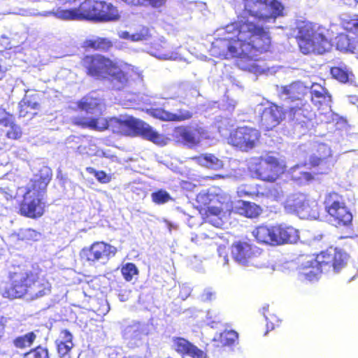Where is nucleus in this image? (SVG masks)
Wrapping results in <instances>:
<instances>
[{
  "instance_id": "cd10ccee",
  "label": "nucleus",
  "mask_w": 358,
  "mask_h": 358,
  "mask_svg": "<svg viewBox=\"0 0 358 358\" xmlns=\"http://www.w3.org/2000/svg\"><path fill=\"white\" fill-rule=\"evenodd\" d=\"M311 94V100L315 106L322 103L327 106L331 101V96L327 90L317 83H313L309 87V91Z\"/></svg>"
},
{
  "instance_id": "5701e85b",
  "label": "nucleus",
  "mask_w": 358,
  "mask_h": 358,
  "mask_svg": "<svg viewBox=\"0 0 358 358\" xmlns=\"http://www.w3.org/2000/svg\"><path fill=\"white\" fill-rule=\"evenodd\" d=\"M151 115L154 117L164 121L176 122L189 120L192 117V113L185 109H180L176 113H172L162 108H156L151 111Z\"/></svg>"
},
{
  "instance_id": "864d4df0",
  "label": "nucleus",
  "mask_w": 358,
  "mask_h": 358,
  "mask_svg": "<svg viewBox=\"0 0 358 358\" xmlns=\"http://www.w3.org/2000/svg\"><path fill=\"white\" fill-rule=\"evenodd\" d=\"M268 306L266 305L262 307V313L264 315L266 320L268 321V323L266 324L267 329H268L271 327V329H273L274 328L273 322H278L279 320L277 317V316L274 314L269 315V316L266 315V313L268 311Z\"/></svg>"
},
{
  "instance_id": "79ce46f5",
  "label": "nucleus",
  "mask_w": 358,
  "mask_h": 358,
  "mask_svg": "<svg viewBox=\"0 0 358 358\" xmlns=\"http://www.w3.org/2000/svg\"><path fill=\"white\" fill-rule=\"evenodd\" d=\"M19 239L23 241H38L41 236V234L34 229L27 228L21 229L17 233Z\"/></svg>"
},
{
  "instance_id": "b1692460",
  "label": "nucleus",
  "mask_w": 358,
  "mask_h": 358,
  "mask_svg": "<svg viewBox=\"0 0 358 358\" xmlns=\"http://www.w3.org/2000/svg\"><path fill=\"white\" fill-rule=\"evenodd\" d=\"M332 77L343 83L355 85V76L350 69L343 62L334 63L330 69Z\"/></svg>"
},
{
  "instance_id": "c85d7f7f",
  "label": "nucleus",
  "mask_w": 358,
  "mask_h": 358,
  "mask_svg": "<svg viewBox=\"0 0 358 358\" xmlns=\"http://www.w3.org/2000/svg\"><path fill=\"white\" fill-rule=\"evenodd\" d=\"M277 229H278V245L286 243H294L299 239V232L292 227L280 224L277 225Z\"/></svg>"
},
{
  "instance_id": "680f3d73",
  "label": "nucleus",
  "mask_w": 358,
  "mask_h": 358,
  "mask_svg": "<svg viewBox=\"0 0 358 358\" xmlns=\"http://www.w3.org/2000/svg\"><path fill=\"white\" fill-rule=\"evenodd\" d=\"M19 115L21 117H24L28 113H29V108L26 106H21V101L18 103Z\"/></svg>"
},
{
  "instance_id": "1a4fd4ad",
  "label": "nucleus",
  "mask_w": 358,
  "mask_h": 358,
  "mask_svg": "<svg viewBox=\"0 0 358 358\" xmlns=\"http://www.w3.org/2000/svg\"><path fill=\"white\" fill-rule=\"evenodd\" d=\"M139 77L137 68L127 64L120 66L115 64L110 69L107 78L114 90H121L129 85L130 80Z\"/></svg>"
},
{
  "instance_id": "f3484780",
  "label": "nucleus",
  "mask_w": 358,
  "mask_h": 358,
  "mask_svg": "<svg viewBox=\"0 0 358 358\" xmlns=\"http://www.w3.org/2000/svg\"><path fill=\"white\" fill-rule=\"evenodd\" d=\"M318 155H312L309 159V164L311 166H318V173H327L333 166L331 159L329 157L331 155L329 147L324 143L318 144L317 148Z\"/></svg>"
},
{
  "instance_id": "423d86ee",
  "label": "nucleus",
  "mask_w": 358,
  "mask_h": 358,
  "mask_svg": "<svg viewBox=\"0 0 358 358\" xmlns=\"http://www.w3.org/2000/svg\"><path fill=\"white\" fill-rule=\"evenodd\" d=\"M102 8V1H85L80 4L78 9H57L55 12H47L43 15L48 16L54 14L56 17L62 20H81L85 18L99 21L100 10Z\"/></svg>"
},
{
  "instance_id": "5fc2aeb1",
  "label": "nucleus",
  "mask_w": 358,
  "mask_h": 358,
  "mask_svg": "<svg viewBox=\"0 0 358 358\" xmlns=\"http://www.w3.org/2000/svg\"><path fill=\"white\" fill-rule=\"evenodd\" d=\"M21 106H26L29 108V110H36L39 107V103L36 100L35 97H28L25 96L21 101Z\"/></svg>"
},
{
  "instance_id": "39448f33",
  "label": "nucleus",
  "mask_w": 358,
  "mask_h": 358,
  "mask_svg": "<svg viewBox=\"0 0 358 358\" xmlns=\"http://www.w3.org/2000/svg\"><path fill=\"white\" fill-rule=\"evenodd\" d=\"M248 169L253 178L273 182L285 169L283 162L271 155L251 159Z\"/></svg>"
},
{
  "instance_id": "c756f323",
  "label": "nucleus",
  "mask_w": 358,
  "mask_h": 358,
  "mask_svg": "<svg viewBox=\"0 0 358 358\" xmlns=\"http://www.w3.org/2000/svg\"><path fill=\"white\" fill-rule=\"evenodd\" d=\"M78 107L87 113L98 114L102 110V101L92 95L87 96L79 102Z\"/></svg>"
},
{
  "instance_id": "7ed1b4c3",
  "label": "nucleus",
  "mask_w": 358,
  "mask_h": 358,
  "mask_svg": "<svg viewBox=\"0 0 358 358\" xmlns=\"http://www.w3.org/2000/svg\"><path fill=\"white\" fill-rule=\"evenodd\" d=\"M348 259L349 256L345 252L332 248L316 257H302L299 267V278L303 281H313L318 278L322 271L338 273L346 266Z\"/></svg>"
},
{
  "instance_id": "a18cd8bd",
  "label": "nucleus",
  "mask_w": 358,
  "mask_h": 358,
  "mask_svg": "<svg viewBox=\"0 0 358 358\" xmlns=\"http://www.w3.org/2000/svg\"><path fill=\"white\" fill-rule=\"evenodd\" d=\"M86 171L87 173L92 174L101 183L106 184L110 182L112 180V176L107 174L103 171H96L92 167H87Z\"/></svg>"
},
{
  "instance_id": "4c0bfd02",
  "label": "nucleus",
  "mask_w": 358,
  "mask_h": 358,
  "mask_svg": "<svg viewBox=\"0 0 358 358\" xmlns=\"http://www.w3.org/2000/svg\"><path fill=\"white\" fill-rule=\"evenodd\" d=\"M83 127H89L94 130L102 131L108 129V120L103 117L97 119L83 118L76 122Z\"/></svg>"
},
{
  "instance_id": "393cba45",
  "label": "nucleus",
  "mask_w": 358,
  "mask_h": 358,
  "mask_svg": "<svg viewBox=\"0 0 358 358\" xmlns=\"http://www.w3.org/2000/svg\"><path fill=\"white\" fill-rule=\"evenodd\" d=\"M307 196L308 194L301 192L289 195L284 205L285 210L289 213H295L299 215V210L301 208L303 203L307 200Z\"/></svg>"
},
{
  "instance_id": "bb28decb",
  "label": "nucleus",
  "mask_w": 358,
  "mask_h": 358,
  "mask_svg": "<svg viewBox=\"0 0 358 358\" xmlns=\"http://www.w3.org/2000/svg\"><path fill=\"white\" fill-rule=\"evenodd\" d=\"M303 105L304 106H301L300 103H296V106L289 107L287 113L290 120L294 121L296 124H301L302 127L306 123L310 113L308 108V106L306 103H303Z\"/></svg>"
},
{
  "instance_id": "c9c22d12",
  "label": "nucleus",
  "mask_w": 358,
  "mask_h": 358,
  "mask_svg": "<svg viewBox=\"0 0 358 358\" xmlns=\"http://www.w3.org/2000/svg\"><path fill=\"white\" fill-rule=\"evenodd\" d=\"M358 38H350L346 34H341L336 38V48L344 52H355Z\"/></svg>"
},
{
  "instance_id": "a211bd4d",
  "label": "nucleus",
  "mask_w": 358,
  "mask_h": 358,
  "mask_svg": "<svg viewBox=\"0 0 358 358\" xmlns=\"http://www.w3.org/2000/svg\"><path fill=\"white\" fill-rule=\"evenodd\" d=\"M31 285L27 290L26 296L28 299L34 300L42 297L50 292V282L39 273L34 271Z\"/></svg>"
},
{
  "instance_id": "72a5a7b5",
  "label": "nucleus",
  "mask_w": 358,
  "mask_h": 358,
  "mask_svg": "<svg viewBox=\"0 0 358 358\" xmlns=\"http://www.w3.org/2000/svg\"><path fill=\"white\" fill-rule=\"evenodd\" d=\"M57 351L62 358H71V350L73 348L72 337H59L55 341Z\"/></svg>"
},
{
  "instance_id": "20e7f679",
  "label": "nucleus",
  "mask_w": 358,
  "mask_h": 358,
  "mask_svg": "<svg viewBox=\"0 0 358 358\" xmlns=\"http://www.w3.org/2000/svg\"><path fill=\"white\" fill-rule=\"evenodd\" d=\"M299 45L303 54H323L331 48L329 31L325 27L310 22H303L299 27Z\"/></svg>"
},
{
  "instance_id": "7c9ffc66",
  "label": "nucleus",
  "mask_w": 358,
  "mask_h": 358,
  "mask_svg": "<svg viewBox=\"0 0 358 358\" xmlns=\"http://www.w3.org/2000/svg\"><path fill=\"white\" fill-rule=\"evenodd\" d=\"M198 164L214 170H219L224 166L223 162L212 154H203L192 158Z\"/></svg>"
},
{
  "instance_id": "774afa93",
  "label": "nucleus",
  "mask_w": 358,
  "mask_h": 358,
  "mask_svg": "<svg viewBox=\"0 0 358 358\" xmlns=\"http://www.w3.org/2000/svg\"><path fill=\"white\" fill-rule=\"evenodd\" d=\"M236 102L234 100H230L229 102V108L228 109L230 110H233L235 106H236Z\"/></svg>"
},
{
  "instance_id": "e433bc0d",
  "label": "nucleus",
  "mask_w": 358,
  "mask_h": 358,
  "mask_svg": "<svg viewBox=\"0 0 358 358\" xmlns=\"http://www.w3.org/2000/svg\"><path fill=\"white\" fill-rule=\"evenodd\" d=\"M141 134L145 138L153 142L155 144L159 145H164L166 144V139L165 137L161 134H159L149 124H142Z\"/></svg>"
},
{
  "instance_id": "49530a36",
  "label": "nucleus",
  "mask_w": 358,
  "mask_h": 358,
  "mask_svg": "<svg viewBox=\"0 0 358 358\" xmlns=\"http://www.w3.org/2000/svg\"><path fill=\"white\" fill-rule=\"evenodd\" d=\"M151 198L157 204H164L172 199L171 195L164 189H159L151 194Z\"/></svg>"
},
{
  "instance_id": "412c9836",
  "label": "nucleus",
  "mask_w": 358,
  "mask_h": 358,
  "mask_svg": "<svg viewBox=\"0 0 358 358\" xmlns=\"http://www.w3.org/2000/svg\"><path fill=\"white\" fill-rule=\"evenodd\" d=\"M175 350L182 356L192 358H206L207 355L201 349L193 345L184 337H176L173 340Z\"/></svg>"
},
{
  "instance_id": "0e129e2a",
  "label": "nucleus",
  "mask_w": 358,
  "mask_h": 358,
  "mask_svg": "<svg viewBox=\"0 0 358 358\" xmlns=\"http://www.w3.org/2000/svg\"><path fill=\"white\" fill-rule=\"evenodd\" d=\"M189 289L188 287H183L180 292L181 297L184 299L189 294Z\"/></svg>"
},
{
  "instance_id": "3c124183",
  "label": "nucleus",
  "mask_w": 358,
  "mask_h": 358,
  "mask_svg": "<svg viewBox=\"0 0 358 358\" xmlns=\"http://www.w3.org/2000/svg\"><path fill=\"white\" fill-rule=\"evenodd\" d=\"M36 337H16L14 340L15 345L19 348L30 347Z\"/></svg>"
},
{
  "instance_id": "f257e3e1",
  "label": "nucleus",
  "mask_w": 358,
  "mask_h": 358,
  "mask_svg": "<svg viewBox=\"0 0 358 358\" xmlns=\"http://www.w3.org/2000/svg\"><path fill=\"white\" fill-rule=\"evenodd\" d=\"M243 4L236 22L216 30L219 38L212 43V55L223 59L237 57L240 69L262 74L266 66L258 56L271 43L267 24L282 16L285 7L278 0H243Z\"/></svg>"
},
{
  "instance_id": "4be33fe9",
  "label": "nucleus",
  "mask_w": 358,
  "mask_h": 358,
  "mask_svg": "<svg viewBox=\"0 0 358 358\" xmlns=\"http://www.w3.org/2000/svg\"><path fill=\"white\" fill-rule=\"evenodd\" d=\"M278 230L277 226H260L253 230L252 235L259 243L278 245Z\"/></svg>"
},
{
  "instance_id": "4d7b16f0",
  "label": "nucleus",
  "mask_w": 358,
  "mask_h": 358,
  "mask_svg": "<svg viewBox=\"0 0 358 358\" xmlns=\"http://www.w3.org/2000/svg\"><path fill=\"white\" fill-rule=\"evenodd\" d=\"M13 116L8 114L5 110L0 109V124L8 127L12 123Z\"/></svg>"
},
{
  "instance_id": "e2e57ef3",
  "label": "nucleus",
  "mask_w": 358,
  "mask_h": 358,
  "mask_svg": "<svg viewBox=\"0 0 358 358\" xmlns=\"http://www.w3.org/2000/svg\"><path fill=\"white\" fill-rule=\"evenodd\" d=\"M122 1L129 5H133V6L143 5L142 0H122Z\"/></svg>"
},
{
  "instance_id": "58836bf2",
  "label": "nucleus",
  "mask_w": 358,
  "mask_h": 358,
  "mask_svg": "<svg viewBox=\"0 0 358 358\" xmlns=\"http://www.w3.org/2000/svg\"><path fill=\"white\" fill-rule=\"evenodd\" d=\"M118 36L121 38L130 40L131 41L136 42L148 39L150 34L149 29L143 27L140 30L139 32L134 34H130L127 31H120L118 32Z\"/></svg>"
},
{
  "instance_id": "09e8293b",
  "label": "nucleus",
  "mask_w": 358,
  "mask_h": 358,
  "mask_svg": "<svg viewBox=\"0 0 358 358\" xmlns=\"http://www.w3.org/2000/svg\"><path fill=\"white\" fill-rule=\"evenodd\" d=\"M23 358H48V350L45 348L38 346L25 353Z\"/></svg>"
},
{
  "instance_id": "2f4dec72",
  "label": "nucleus",
  "mask_w": 358,
  "mask_h": 358,
  "mask_svg": "<svg viewBox=\"0 0 358 358\" xmlns=\"http://www.w3.org/2000/svg\"><path fill=\"white\" fill-rule=\"evenodd\" d=\"M18 188L16 187L13 181L3 179L0 180V199H4L7 201L15 199L20 201L17 195Z\"/></svg>"
},
{
  "instance_id": "0eeeda50",
  "label": "nucleus",
  "mask_w": 358,
  "mask_h": 358,
  "mask_svg": "<svg viewBox=\"0 0 358 358\" xmlns=\"http://www.w3.org/2000/svg\"><path fill=\"white\" fill-rule=\"evenodd\" d=\"M324 204L325 210L331 217V222L336 227L347 226L351 223L352 214L347 209L341 196L337 193L327 194Z\"/></svg>"
},
{
  "instance_id": "de8ad7c7",
  "label": "nucleus",
  "mask_w": 358,
  "mask_h": 358,
  "mask_svg": "<svg viewBox=\"0 0 358 358\" xmlns=\"http://www.w3.org/2000/svg\"><path fill=\"white\" fill-rule=\"evenodd\" d=\"M237 194L239 197L254 198L258 195V192L255 187L249 185H241L238 187Z\"/></svg>"
},
{
  "instance_id": "aec40b11",
  "label": "nucleus",
  "mask_w": 358,
  "mask_h": 358,
  "mask_svg": "<svg viewBox=\"0 0 358 358\" xmlns=\"http://www.w3.org/2000/svg\"><path fill=\"white\" fill-rule=\"evenodd\" d=\"M140 126L138 120L131 116H120L113 117L108 120V129L113 133L129 134L131 129L138 128Z\"/></svg>"
},
{
  "instance_id": "9b49d317",
  "label": "nucleus",
  "mask_w": 358,
  "mask_h": 358,
  "mask_svg": "<svg viewBox=\"0 0 358 358\" xmlns=\"http://www.w3.org/2000/svg\"><path fill=\"white\" fill-rule=\"evenodd\" d=\"M173 137L179 142L192 148L196 145L201 139L210 137L208 131L203 127H178L174 129Z\"/></svg>"
},
{
  "instance_id": "69168bd1",
  "label": "nucleus",
  "mask_w": 358,
  "mask_h": 358,
  "mask_svg": "<svg viewBox=\"0 0 358 358\" xmlns=\"http://www.w3.org/2000/svg\"><path fill=\"white\" fill-rule=\"evenodd\" d=\"M335 115L332 113V111L329 109V110L326 113L325 116L327 118L324 120L327 122H330L331 120H334V116Z\"/></svg>"
},
{
  "instance_id": "052dcab7",
  "label": "nucleus",
  "mask_w": 358,
  "mask_h": 358,
  "mask_svg": "<svg viewBox=\"0 0 358 358\" xmlns=\"http://www.w3.org/2000/svg\"><path fill=\"white\" fill-rule=\"evenodd\" d=\"M143 5H150L152 7L159 8L162 6L166 0H142Z\"/></svg>"
},
{
  "instance_id": "bf43d9fd",
  "label": "nucleus",
  "mask_w": 358,
  "mask_h": 358,
  "mask_svg": "<svg viewBox=\"0 0 358 358\" xmlns=\"http://www.w3.org/2000/svg\"><path fill=\"white\" fill-rule=\"evenodd\" d=\"M11 13L22 16H31L36 15L34 10L26 8H17L15 10L13 11Z\"/></svg>"
},
{
  "instance_id": "f8f14e48",
  "label": "nucleus",
  "mask_w": 358,
  "mask_h": 358,
  "mask_svg": "<svg viewBox=\"0 0 358 358\" xmlns=\"http://www.w3.org/2000/svg\"><path fill=\"white\" fill-rule=\"evenodd\" d=\"M259 136V132L255 129L248 127H238L231 134L229 141L234 146L247 151L256 145Z\"/></svg>"
},
{
  "instance_id": "9d476101",
  "label": "nucleus",
  "mask_w": 358,
  "mask_h": 358,
  "mask_svg": "<svg viewBox=\"0 0 358 358\" xmlns=\"http://www.w3.org/2000/svg\"><path fill=\"white\" fill-rule=\"evenodd\" d=\"M117 250L115 247L103 242L93 243L90 248H84L80 252L82 259L89 262L90 264L99 262L105 264L110 257L115 255Z\"/></svg>"
},
{
  "instance_id": "37998d69",
  "label": "nucleus",
  "mask_w": 358,
  "mask_h": 358,
  "mask_svg": "<svg viewBox=\"0 0 358 358\" xmlns=\"http://www.w3.org/2000/svg\"><path fill=\"white\" fill-rule=\"evenodd\" d=\"M243 206L241 214H245L246 217H256L260 214L261 209L255 203L244 201Z\"/></svg>"
},
{
  "instance_id": "2eb2a0df",
  "label": "nucleus",
  "mask_w": 358,
  "mask_h": 358,
  "mask_svg": "<svg viewBox=\"0 0 358 358\" xmlns=\"http://www.w3.org/2000/svg\"><path fill=\"white\" fill-rule=\"evenodd\" d=\"M220 198H222V196L217 195V200L221 203V206L209 207L207 215V222L216 227H222L224 225L225 220H227L224 213L225 212H229L231 208V201L228 194L224 195L223 201H221Z\"/></svg>"
},
{
  "instance_id": "ea45409f",
  "label": "nucleus",
  "mask_w": 358,
  "mask_h": 358,
  "mask_svg": "<svg viewBox=\"0 0 358 358\" xmlns=\"http://www.w3.org/2000/svg\"><path fill=\"white\" fill-rule=\"evenodd\" d=\"M121 273L126 281L130 282L136 279L138 275V269L133 263H127L122 265Z\"/></svg>"
},
{
  "instance_id": "4468645a",
  "label": "nucleus",
  "mask_w": 358,
  "mask_h": 358,
  "mask_svg": "<svg viewBox=\"0 0 358 358\" xmlns=\"http://www.w3.org/2000/svg\"><path fill=\"white\" fill-rule=\"evenodd\" d=\"M83 62L87 73L97 78H107L110 69L115 64L101 55L86 57Z\"/></svg>"
},
{
  "instance_id": "603ef678",
  "label": "nucleus",
  "mask_w": 358,
  "mask_h": 358,
  "mask_svg": "<svg viewBox=\"0 0 358 358\" xmlns=\"http://www.w3.org/2000/svg\"><path fill=\"white\" fill-rule=\"evenodd\" d=\"M152 55L159 59H173L176 60L178 59V54L172 52H162L157 50L155 52L151 53Z\"/></svg>"
},
{
  "instance_id": "6ab92c4d",
  "label": "nucleus",
  "mask_w": 358,
  "mask_h": 358,
  "mask_svg": "<svg viewBox=\"0 0 358 358\" xmlns=\"http://www.w3.org/2000/svg\"><path fill=\"white\" fill-rule=\"evenodd\" d=\"M309 86L298 81L281 87L280 97L287 101H297L303 106L302 98L308 92Z\"/></svg>"
},
{
  "instance_id": "a878e982",
  "label": "nucleus",
  "mask_w": 358,
  "mask_h": 358,
  "mask_svg": "<svg viewBox=\"0 0 358 358\" xmlns=\"http://www.w3.org/2000/svg\"><path fill=\"white\" fill-rule=\"evenodd\" d=\"M301 219H317L319 217V206L316 199L308 195L307 200L299 210Z\"/></svg>"
},
{
  "instance_id": "6e6552de",
  "label": "nucleus",
  "mask_w": 358,
  "mask_h": 358,
  "mask_svg": "<svg viewBox=\"0 0 358 358\" xmlns=\"http://www.w3.org/2000/svg\"><path fill=\"white\" fill-rule=\"evenodd\" d=\"M34 270L20 269L10 274V286L2 291L6 298H20L26 296L29 285H31Z\"/></svg>"
},
{
  "instance_id": "f03ea898",
  "label": "nucleus",
  "mask_w": 358,
  "mask_h": 358,
  "mask_svg": "<svg viewBox=\"0 0 358 358\" xmlns=\"http://www.w3.org/2000/svg\"><path fill=\"white\" fill-rule=\"evenodd\" d=\"M51 176V169L43 166L26 186L18 187L17 194L20 197L21 215L36 218L43 214L44 203L42 201Z\"/></svg>"
},
{
  "instance_id": "dca6fc26",
  "label": "nucleus",
  "mask_w": 358,
  "mask_h": 358,
  "mask_svg": "<svg viewBox=\"0 0 358 358\" xmlns=\"http://www.w3.org/2000/svg\"><path fill=\"white\" fill-rule=\"evenodd\" d=\"M285 117L284 109L275 104L264 107L261 113V124L266 129L270 130L278 126Z\"/></svg>"
},
{
  "instance_id": "ddd939ff",
  "label": "nucleus",
  "mask_w": 358,
  "mask_h": 358,
  "mask_svg": "<svg viewBox=\"0 0 358 358\" xmlns=\"http://www.w3.org/2000/svg\"><path fill=\"white\" fill-rule=\"evenodd\" d=\"M261 254V250L245 242L234 243L231 248V255L234 260L243 266H256V258Z\"/></svg>"
},
{
  "instance_id": "473e14b6",
  "label": "nucleus",
  "mask_w": 358,
  "mask_h": 358,
  "mask_svg": "<svg viewBox=\"0 0 358 358\" xmlns=\"http://www.w3.org/2000/svg\"><path fill=\"white\" fill-rule=\"evenodd\" d=\"M308 164H298L290 169V174L293 180H295L299 184H306L309 182L313 179L311 173L305 170V166Z\"/></svg>"
},
{
  "instance_id": "a19ab883",
  "label": "nucleus",
  "mask_w": 358,
  "mask_h": 358,
  "mask_svg": "<svg viewBox=\"0 0 358 358\" xmlns=\"http://www.w3.org/2000/svg\"><path fill=\"white\" fill-rule=\"evenodd\" d=\"M124 334L148 335L149 325L145 323L134 322L126 328Z\"/></svg>"
},
{
  "instance_id": "8fccbe9b",
  "label": "nucleus",
  "mask_w": 358,
  "mask_h": 358,
  "mask_svg": "<svg viewBox=\"0 0 358 358\" xmlns=\"http://www.w3.org/2000/svg\"><path fill=\"white\" fill-rule=\"evenodd\" d=\"M8 127H9V129L6 131V136L8 138L17 139L21 137V129L18 125L14 124L13 121H12V123L9 124Z\"/></svg>"
},
{
  "instance_id": "6e6d98bb",
  "label": "nucleus",
  "mask_w": 358,
  "mask_h": 358,
  "mask_svg": "<svg viewBox=\"0 0 358 358\" xmlns=\"http://www.w3.org/2000/svg\"><path fill=\"white\" fill-rule=\"evenodd\" d=\"M212 194H208L206 191H202L196 196V201L201 205L206 206L212 201Z\"/></svg>"
},
{
  "instance_id": "338daca9",
  "label": "nucleus",
  "mask_w": 358,
  "mask_h": 358,
  "mask_svg": "<svg viewBox=\"0 0 358 358\" xmlns=\"http://www.w3.org/2000/svg\"><path fill=\"white\" fill-rule=\"evenodd\" d=\"M1 62L2 60L0 58V79H1L3 77L4 73L6 71V68L2 66Z\"/></svg>"
},
{
  "instance_id": "f704fd0d",
  "label": "nucleus",
  "mask_w": 358,
  "mask_h": 358,
  "mask_svg": "<svg viewBox=\"0 0 358 358\" xmlns=\"http://www.w3.org/2000/svg\"><path fill=\"white\" fill-rule=\"evenodd\" d=\"M103 8L100 10L99 20L101 22L117 21L120 19L118 10L111 3L102 1Z\"/></svg>"
},
{
  "instance_id": "c03bdc74",
  "label": "nucleus",
  "mask_w": 358,
  "mask_h": 358,
  "mask_svg": "<svg viewBox=\"0 0 358 358\" xmlns=\"http://www.w3.org/2000/svg\"><path fill=\"white\" fill-rule=\"evenodd\" d=\"M89 45L97 50H107L112 46V42L108 38L98 37L94 40H90Z\"/></svg>"
},
{
  "instance_id": "13d9d810",
  "label": "nucleus",
  "mask_w": 358,
  "mask_h": 358,
  "mask_svg": "<svg viewBox=\"0 0 358 358\" xmlns=\"http://www.w3.org/2000/svg\"><path fill=\"white\" fill-rule=\"evenodd\" d=\"M215 299V292L212 288H206L201 295L203 301H210Z\"/></svg>"
}]
</instances>
